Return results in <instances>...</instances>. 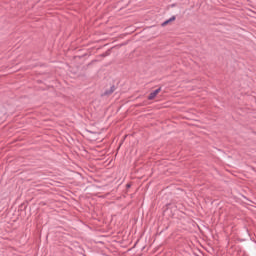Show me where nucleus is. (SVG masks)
I'll use <instances>...</instances> for the list:
<instances>
[{
	"label": "nucleus",
	"mask_w": 256,
	"mask_h": 256,
	"mask_svg": "<svg viewBox=\"0 0 256 256\" xmlns=\"http://www.w3.org/2000/svg\"><path fill=\"white\" fill-rule=\"evenodd\" d=\"M159 93H161V88H158V89L154 90L153 92H151L148 96V100L153 101V99H155L157 97V95H159Z\"/></svg>",
	"instance_id": "nucleus-1"
},
{
	"label": "nucleus",
	"mask_w": 256,
	"mask_h": 256,
	"mask_svg": "<svg viewBox=\"0 0 256 256\" xmlns=\"http://www.w3.org/2000/svg\"><path fill=\"white\" fill-rule=\"evenodd\" d=\"M113 93H115V86H112L109 90H106L104 93H103V96L104 97H107L109 95H113Z\"/></svg>",
	"instance_id": "nucleus-2"
},
{
	"label": "nucleus",
	"mask_w": 256,
	"mask_h": 256,
	"mask_svg": "<svg viewBox=\"0 0 256 256\" xmlns=\"http://www.w3.org/2000/svg\"><path fill=\"white\" fill-rule=\"evenodd\" d=\"M176 19H177L176 16H172L170 19H168L162 23V27H166V25H169V23H173V21H175Z\"/></svg>",
	"instance_id": "nucleus-3"
},
{
	"label": "nucleus",
	"mask_w": 256,
	"mask_h": 256,
	"mask_svg": "<svg viewBox=\"0 0 256 256\" xmlns=\"http://www.w3.org/2000/svg\"><path fill=\"white\" fill-rule=\"evenodd\" d=\"M111 55V50H107L105 53L101 54V57H109Z\"/></svg>",
	"instance_id": "nucleus-4"
},
{
	"label": "nucleus",
	"mask_w": 256,
	"mask_h": 256,
	"mask_svg": "<svg viewBox=\"0 0 256 256\" xmlns=\"http://www.w3.org/2000/svg\"><path fill=\"white\" fill-rule=\"evenodd\" d=\"M127 187H128V188L131 187V184H127Z\"/></svg>",
	"instance_id": "nucleus-5"
}]
</instances>
